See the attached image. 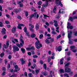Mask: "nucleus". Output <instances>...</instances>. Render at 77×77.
<instances>
[{
    "label": "nucleus",
    "instance_id": "obj_1",
    "mask_svg": "<svg viewBox=\"0 0 77 77\" xmlns=\"http://www.w3.org/2000/svg\"><path fill=\"white\" fill-rule=\"evenodd\" d=\"M35 39L37 41L35 43V46L37 49H40L41 47H42V45L41 43H40V42L37 37H35Z\"/></svg>",
    "mask_w": 77,
    "mask_h": 77
},
{
    "label": "nucleus",
    "instance_id": "obj_2",
    "mask_svg": "<svg viewBox=\"0 0 77 77\" xmlns=\"http://www.w3.org/2000/svg\"><path fill=\"white\" fill-rule=\"evenodd\" d=\"M20 39L21 42L20 43V44L17 43L16 44L17 46L19 48H21L23 46V44H24V42L23 40V36H22V35L20 34Z\"/></svg>",
    "mask_w": 77,
    "mask_h": 77
},
{
    "label": "nucleus",
    "instance_id": "obj_3",
    "mask_svg": "<svg viewBox=\"0 0 77 77\" xmlns=\"http://www.w3.org/2000/svg\"><path fill=\"white\" fill-rule=\"evenodd\" d=\"M13 51L14 53H16V51H20V49L18 47V46L14 45L13 46Z\"/></svg>",
    "mask_w": 77,
    "mask_h": 77
},
{
    "label": "nucleus",
    "instance_id": "obj_4",
    "mask_svg": "<svg viewBox=\"0 0 77 77\" xmlns=\"http://www.w3.org/2000/svg\"><path fill=\"white\" fill-rule=\"evenodd\" d=\"M37 15V13L36 12L34 13L33 14H31V15L29 16V21L30 22L31 21V20L32 19V18L33 17H36V15Z\"/></svg>",
    "mask_w": 77,
    "mask_h": 77
},
{
    "label": "nucleus",
    "instance_id": "obj_5",
    "mask_svg": "<svg viewBox=\"0 0 77 77\" xmlns=\"http://www.w3.org/2000/svg\"><path fill=\"white\" fill-rule=\"evenodd\" d=\"M72 31L70 30L69 33L68 34V38L70 39L72 37Z\"/></svg>",
    "mask_w": 77,
    "mask_h": 77
},
{
    "label": "nucleus",
    "instance_id": "obj_6",
    "mask_svg": "<svg viewBox=\"0 0 77 77\" xmlns=\"http://www.w3.org/2000/svg\"><path fill=\"white\" fill-rule=\"evenodd\" d=\"M65 72H70L71 71V69L68 67H66L65 68Z\"/></svg>",
    "mask_w": 77,
    "mask_h": 77
},
{
    "label": "nucleus",
    "instance_id": "obj_7",
    "mask_svg": "<svg viewBox=\"0 0 77 77\" xmlns=\"http://www.w3.org/2000/svg\"><path fill=\"white\" fill-rule=\"evenodd\" d=\"M16 29H17V27L15 26H14L12 28L11 30V32L13 33H15V32H16Z\"/></svg>",
    "mask_w": 77,
    "mask_h": 77
},
{
    "label": "nucleus",
    "instance_id": "obj_8",
    "mask_svg": "<svg viewBox=\"0 0 77 77\" xmlns=\"http://www.w3.org/2000/svg\"><path fill=\"white\" fill-rule=\"evenodd\" d=\"M74 19H77V16H74L73 17H69V20H70L71 21H72L73 20H74Z\"/></svg>",
    "mask_w": 77,
    "mask_h": 77
},
{
    "label": "nucleus",
    "instance_id": "obj_9",
    "mask_svg": "<svg viewBox=\"0 0 77 77\" xmlns=\"http://www.w3.org/2000/svg\"><path fill=\"white\" fill-rule=\"evenodd\" d=\"M15 11V12L16 14H18V12H20L21 11V9H16L14 10Z\"/></svg>",
    "mask_w": 77,
    "mask_h": 77
},
{
    "label": "nucleus",
    "instance_id": "obj_10",
    "mask_svg": "<svg viewBox=\"0 0 77 77\" xmlns=\"http://www.w3.org/2000/svg\"><path fill=\"white\" fill-rule=\"evenodd\" d=\"M6 29H5V28H4L2 29V30L1 32L2 33H3V34H4V35H5V34H6Z\"/></svg>",
    "mask_w": 77,
    "mask_h": 77
},
{
    "label": "nucleus",
    "instance_id": "obj_11",
    "mask_svg": "<svg viewBox=\"0 0 77 77\" xmlns=\"http://www.w3.org/2000/svg\"><path fill=\"white\" fill-rule=\"evenodd\" d=\"M45 5H44L43 6L45 8H47L48 5H49V3H48V0H46Z\"/></svg>",
    "mask_w": 77,
    "mask_h": 77
},
{
    "label": "nucleus",
    "instance_id": "obj_12",
    "mask_svg": "<svg viewBox=\"0 0 77 77\" xmlns=\"http://www.w3.org/2000/svg\"><path fill=\"white\" fill-rule=\"evenodd\" d=\"M20 60L21 62L22 65H23V64H24L26 63V61L24 60V59L23 58H20Z\"/></svg>",
    "mask_w": 77,
    "mask_h": 77
},
{
    "label": "nucleus",
    "instance_id": "obj_13",
    "mask_svg": "<svg viewBox=\"0 0 77 77\" xmlns=\"http://www.w3.org/2000/svg\"><path fill=\"white\" fill-rule=\"evenodd\" d=\"M56 50H57L58 51H62V46H59L57 48H56Z\"/></svg>",
    "mask_w": 77,
    "mask_h": 77
},
{
    "label": "nucleus",
    "instance_id": "obj_14",
    "mask_svg": "<svg viewBox=\"0 0 77 77\" xmlns=\"http://www.w3.org/2000/svg\"><path fill=\"white\" fill-rule=\"evenodd\" d=\"M63 60H64V57H62L60 59V65H63Z\"/></svg>",
    "mask_w": 77,
    "mask_h": 77
},
{
    "label": "nucleus",
    "instance_id": "obj_15",
    "mask_svg": "<svg viewBox=\"0 0 77 77\" xmlns=\"http://www.w3.org/2000/svg\"><path fill=\"white\" fill-rule=\"evenodd\" d=\"M34 28V26L33 25H32L31 26V27L29 28V30L32 32H33L34 30H33V29Z\"/></svg>",
    "mask_w": 77,
    "mask_h": 77
},
{
    "label": "nucleus",
    "instance_id": "obj_16",
    "mask_svg": "<svg viewBox=\"0 0 77 77\" xmlns=\"http://www.w3.org/2000/svg\"><path fill=\"white\" fill-rule=\"evenodd\" d=\"M39 28V26L38 23H36L35 25V29L36 30H38V29Z\"/></svg>",
    "mask_w": 77,
    "mask_h": 77
},
{
    "label": "nucleus",
    "instance_id": "obj_17",
    "mask_svg": "<svg viewBox=\"0 0 77 77\" xmlns=\"http://www.w3.org/2000/svg\"><path fill=\"white\" fill-rule=\"evenodd\" d=\"M20 50L22 51V53L23 54L25 53L26 52V50L24 48H21L20 49Z\"/></svg>",
    "mask_w": 77,
    "mask_h": 77
},
{
    "label": "nucleus",
    "instance_id": "obj_18",
    "mask_svg": "<svg viewBox=\"0 0 77 77\" xmlns=\"http://www.w3.org/2000/svg\"><path fill=\"white\" fill-rule=\"evenodd\" d=\"M56 8H57V6H54L53 9V13H54V14L56 13V12L55 11L57 10V9Z\"/></svg>",
    "mask_w": 77,
    "mask_h": 77
},
{
    "label": "nucleus",
    "instance_id": "obj_19",
    "mask_svg": "<svg viewBox=\"0 0 77 77\" xmlns=\"http://www.w3.org/2000/svg\"><path fill=\"white\" fill-rule=\"evenodd\" d=\"M35 75H37V74H38L39 72V69H36L35 70Z\"/></svg>",
    "mask_w": 77,
    "mask_h": 77
},
{
    "label": "nucleus",
    "instance_id": "obj_20",
    "mask_svg": "<svg viewBox=\"0 0 77 77\" xmlns=\"http://www.w3.org/2000/svg\"><path fill=\"white\" fill-rule=\"evenodd\" d=\"M5 56V53H4V52H2L1 53V54H0V56L2 58V57H3V56Z\"/></svg>",
    "mask_w": 77,
    "mask_h": 77
},
{
    "label": "nucleus",
    "instance_id": "obj_21",
    "mask_svg": "<svg viewBox=\"0 0 77 77\" xmlns=\"http://www.w3.org/2000/svg\"><path fill=\"white\" fill-rule=\"evenodd\" d=\"M33 66H31V68H32V69H35V67H36V65H35V63H34L33 65Z\"/></svg>",
    "mask_w": 77,
    "mask_h": 77
},
{
    "label": "nucleus",
    "instance_id": "obj_22",
    "mask_svg": "<svg viewBox=\"0 0 77 77\" xmlns=\"http://www.w3.org/2000/svg\"><path fill=\"white\" fill-rule=\"evenodd\" d=\"M59 71L60 73H64V70L63 69H60L59 70Z\"/></svg>",
    "mask_w": 77,
    "mask_h": 77
},
{
    "label": "nucleus",
    "instance_id": "obj_23",
    "mask_svg": "<svg viewBox=\"0 0 77 77\" xmlns=\"http://www.w3.org/2000/svg\"><path fill=\"white\" fill-rule=\"evenodd\" d=\"M44 69L45 70H47V64L46 63H44L43 64Z\"/></svg>",
    "mask_w": 77,
    "mask_h": 77
},
{
    "label": "nucleus",
    "instance_id": "obj_24",
    "mask_svg": "<svg viewBox=\"0 0 77 77\" xmlns=\"http://www.w3.org/2000/svg\"><path fill=\"white\" fill-rule=\"evenodd\" d=\"M59 5H60L61 7H63V4H62V2L61 1H60L59 2V4L58 5V6H59Z\"/></svg>",
    "mask_w": 77,
    "mask_h": 77
},
{
    "label": "nucleus",
    "instance_id": "obj_25",
    "mask_svg": "<svg viewBox=\"0 0 77 77\" xmlns=\"http://www.w3.org/2000/svg\"><path fill=\"white\" fill-rule=\"evenodd\" d=\"M43 15H44V19H46L47 18V17H48V18H49L50 17V16L45 14H43Z\"/></svg>",
    "mask_w": 77,
    "mask_h": 77
},
{
    "label": "nucleus",
    "instance_id": "obj_26",
    "mask_svg": "<svg viewBox=\"0 0 77 77\" xmlns=\"http://www.w3.org/2000/svg\"><path fill=\"white\" fill-rule=\"evenodd\" d=\"M6 45H7V47H9V41H7L6 43Z\"/></svg>",
    "mask_w": 77,
    "mask_h": 77
},
{
    "label": "nucleus",
    "instance_id": "obj_27",
    "mask_svg": "<svg viewBox=\"0 0 77 77\" xmlns=\"http://www.w3.org/2000/svg\"><path fill=\"white\" fill-rule=\"evenodd\" d=\"M28 76L29 77H33V75H32V73H29L28 74Z\"/></svg>",
    "mask_w": 77,
    "mask_h": 77
},
{
    "label": "nucleus",
    "instance_id": "obj_28",
    "mask_svg": "<svg viewBox=\"0 0 77 77\" xmlns=\"http://www.w3.org/2000/svg\"><path fill=\"white\" fill-rule=\"evenodd\" d=\"M36 36V35L34 34H32L31 35V37L32 38H35Z\"/></svg>",
    "mask_w": 77,
    "mask_h": 77
},
{
    "label": "nucleus",
    "instance_id": "obj_29",
    "mask_svg": "<svg viewBox=\"0 0 77 77\" xmlns=\"http://www.w3.org/2000/svg\"><path fill=\"white\" fill-rule=\"evenodd\" d=\"M44 36L43 35V34H42L40 35L39 36V38L40 39H41L42 38V37H43Z\"/></svg>",
    "mask_w": 77,
    "mask_h": 77
},
{
    "label": "nucleus",
    "instance_id": "obj_30",
    "mask_svg": "<svg viewBox=\"0 0 77 77\" xmlns=\"http://www.w3.org/2000/svg\"><path fill=\"white\" fill-rule=\"evenodd\" d=\"M45 41L46 43H47V44H50V41L47 39H46V40H45Z\"/></svg>",
    "mask_w": 77,
    "mask_h": 77
},
{
    "label": "nucleus",
    "instance_id": "obj_31",
    "mask_svg": "<svg viewBox=\"0 0 77 77\" xmlns=\"http://www.w3.org/2000/svg\"><path fill=\"white\" fill-rule=\"evenodd\" d=\"M64 76L65 77H69V75L67 73H64Z\"/></svg>",
    "mask_w": 77,
    "mask_h": 77
},
{
    "label": "nucleus",
    "instance_id": "obj_32",
    "mask_svg": "<svg viewBox=\"0 0 77 77\" xmlns=\"http://www.w3.org/2000/svg\"><path fill=\"white\" fill-rule=\"evenodd\" d=\"M42 4V2L41 1H39L38 3V5H41Z\"/></svg>",
    "mask_w": 77,
    "mask_h": 77
},
{
    "label": "nucleus",
    "instance_id": "obj_33",
    "mask_svg": "<svg viewBox=\"0 0 77 77\" xmlns=\"http://www.w3.org/2000/svg\"><path fill=\"white\" fill-rule=\"evenodd\" d=\"M50 77H52V74H53V71H50Z\"/></svg>",
    "mask_w": 77,
    "mask_h": 77
},
{
    "label": "nucleus",
    "instance_id": "obj_34",
    "mask_svg": "<svg viewBox=\"0 0 77 77\" xmlns=\"http://www.w3.org/2000/svg\"><path fill=\"white\" fill-rule=\"evenodd\" d=\"M73 26H72V25H71L68 28H67V29H70L71 30V29H73Z\"/></svg>",
    "mask_w": 77,
    "mask_h": 77
},
{
    "label": "nucleus",
    "instance_id": "obj_35",
    "mask_svg": "<svg viewBox=\"0 0 77 77\" xmlns=\"http://www.w3.org/2000/svg\"><path fill=\"white\" fill-rule=\"evenodd\" d=\"M3 23L2 22L0 21V27H3Z\"/></svg>",
    "mask_w": 77,
    "mask_h": 77
},
{
    "label": "nucleus",
    "instance_id": "obj_36",
    "mask_svg": "<svg viewBox=\"0 0 77 77\" xmlns=\"http://www.w3.org/2000/svg\"><path fill=\"white\" fill-rule=\"evenodd\" d=\"M27 27H25L23 29L24 32H25V33L27 32Z\"/></svg>",
    "mask_w": 77,
    "mask_h": 77
},
{
    "label": "nucleus",
    "instance_id": "obj_37",
    "mask_svg": "<svg viewBox=\"0 0 77 77\" xmlns=\"http://www.w3.org/2000/svg\"><path fill=\"white\" fill-rule=\"evenodd\" d=\"M60 14H58L56 15V18L57 19L60 18Z\"/></svg>",
    "mask_w": 77,
    "mask_h": 77
},
{
    "label": "nucleus",
    "instance_id": "obj_38",
    "mask_svg": "<svg viewBox=\"0 0 77 77\" xmlns=\"http://www.w3.org/2000/svg\"><path fill=\"white\" fill-rule=\"evenodd\" d=\"M69 43L70 44H73V42L71 41V39H69Z\"/></svg>",
    "mask_w": 77,
    "mask_h": 77
},
{
    "label": "nucleus",
    "instance_id": "obj_39",
    "mask_svg": "<svg viewBox=\"0 0 77 77\" xmlns=\"http://www.w3.org/2000/svg\"><path fill=\"white\" fill-rule=\"evenodd\" d=\"M35 47L34 46H32L31 47H30V49L32 50H35Z\"/></svg>",
    "mask_w": 77,
    "mask_h": 77
},
{
    "label": "nucleus",
    "instance_id": "obj_40",
    "mask_svg": "<svg viewBox=\"0 0 77 77\" xmlns=\"http://www.w3.org/2000/svg\"><path fill=\"white\" fill-rule=\"evenodd\" d=\"M70 48L71 50H72V49L75 48V47L74 46H71L70 47Z\"/></svg>",
    "mask_w": 77,
    "mask_h": 77
},
{
    "label": "nucleus",
    "instance_id": "obj_41",
    "mask_svg": "<svg viewBox=\"0 0 77 77\" xmlns=\"http://www.w3.org/2000/svg\"><path fill=\"white\" fill-rule=\"evenodd\" d=\"M17 18L19 19V20H21L22 19V17H21V16H20L19 15H18L17 16Z\"/></svg>",
    "mask_w": 77,
    "mask_h": 77
},
{
    "label": "nucleus",
    "instance_id": "obj_42",
    "mask_svg": "<svg viewBox=\"0 0 77 77\" xmlns=\"http://www.w3.org/2000/svg\"><path fill=\"white\" fill-rule=\"evenodd\" d=\"M25 15L26 17H28V15H29V12L27 11L25 12Z\"/></svg>",
    "mask_w": 77,
    "mask_h": 77
},
{
    "label": "nucleus",
    "instance_id": "obj_43",
    "mask_svg": "<svg viewBox=\"0 0 77 77\" xmlns=\"http://www.w3.org/2000/svg\"><path fill=\"white\" fill-rule=\"evenodd\" d=\"M50 42H53L54 41V38H52L51 40H50Z\"/></svg>",
    "mask_w": 77,
    "mask_h": 77
},
{
    "label": "nucleus",
    "instance_id": "obj_44",
    "mask_svg": "<svg viewBox=\"0 0 77 77\" xmlns=\"http://www.w3.org/2000/svg\"><path fill=\"white\" fill-rule=\"evenodd\" d=\"M26 34L27 36H28V37H29V36H30V34H29V32H26Z\"/></svg>",
    "mask_w": 77,
    "mask_h": 77
},
{
    "label": "nucleus",
    "instance_id": "obj_45",
    "mask_svg": "<svg viewBox=\"0 0 77 77\" xmlns=\"http://www.w3.org/2000/svg\"><path fill=\"white\" fill-rule=\"evenodd\" d=\"M51 61V57H49L48 58V63L50 62Z\"/></svg>",
    "mask_w": 77,
    "mask_h": 77
},
{
    "label": "nucleus",
    "instance_id": "obj_46",
    "mask_svg": "<svg viewBox=\"0 0 77 77\" xmlns=\"http://www.w3.org/2000/svg\"><path fill=\"white\" fill-rule=\"evenodd\" d=\"M14 68L15 69H18V65H15L14 66Z\"/></svg>",
    "mask_w": 77,
    "mask_h": 77
},
{
    "label": "nucleus",
    "instance_id": "obj_47",
    "mask_svg": "<svg viewBox=\"0 0 77 77\" xmlns=\"http://www.w3.org/2000/svg\"><path fill=\"white\" fill-rule=\"evenodd\" d=\"M39 62L41 63V65H43V64H44V62H43V61L42 60H40Z\"/></svg>",
    "mask_w": 77,
    "mask_h": 77
},
{
    "label": "nucleus",
    "instance_id": "obj_48",
    "mask_svg": "<svg viewBox=\"0 0 77 77\" xmlns=\"http://www.w3.org/2000/svg\"><path fill=\"white\" fill-rule=\"evenodd\" d=\"M57 2H59V0H56L55 1V4H56V5H57V6H58L59 4Z\"/></svg>",
    "mask_w": 77,
    "mask_h": 77
},
{
    "label": "nucleus",
    "instance_id": "obj_49",
    "mask_svg": "<svg viewBox=\"0 0 77 77\" xmlns=\"http://www.w3.org/2000/svg\"><path fill=\"white\" fill-rule=\"evenodd\" d=\"M3 47L5 48V49H7L8 48V47L5 44H4L3 45Z\"/></svg>",
    "mask_w": 77,
    "mask_h": 77
},
{
    "label": "nucleus",
    "instance_id": "obj_50",
    "mask_svg": "<svg viewBox=\"0 0 77 77\" xmlns=\"http://www.w3.org/2000/svg\"><path fill=\"white\" fill-rule=\"evenodd\" d=\"M51 33H52V34H53V35H56V34L57 33H56V32H54V31H52Z\"/></svg>",
    "mask_w": 77,
    "mask_h": 77
},
{
    "label": "nucleus",
    "instance_id": "obj_51",
    "mask_svg": "<svg viewBox=\"0 0 77 77\" xmlns=\"http://www.w3.org/2000/svg\"><path fill=\"white\" fill-rule=\"evenodd\" d=\"M71 25V23L69 22L67 23V28H68Z\"/></svg>",
    "mask_w": 77,
    "mask_h": 77
},
{
    "label": "nucleus",
    "instance_id": "obj_52",
    "mask_svg": "<svg viewBox=\"0 0 77 77\" xmlns=\"http://www.w3.org/2000/svg\"><path fill=\"white\" fill-rule=\"evenodd\" d=\"M73 34L74 36H77V32H73Z\"/></svg>",
    "mask_w": 77,
    "mask_h": 77
},
{
    "label": "nucleus",
    "instance_id": "obj_53",
    "mask_svg": "<svg viewBox=\"0 0 77 77\" xmlns=\"http://www.w3.org/2000/svg\"><path fill=\"white\" fill-rule=\"evenodd\" d=\"M5 74H6V72L4 71L2 72V76H4V75H5Z\"/></svg>",
    "mask_w": 77,
    "mask_h": 77
},
{
    "label": "nucleus",
    "instance_id": "obj_54",
    "mask_svg": "<svg viewBox=\"0 0 77 77\" xmlns=\"http://www.w3.org/2000/svg\"><path fill=\"white\" fill-rule=\"evenodd\" d=\"M0 11L2 12L3 11V8L1 5H0Z\"/></svg>",
    "mask_w": 77,
    "mask_h": 77
},
{
    "label": "nucleus",
    "instance_id": "obj_55",
    "mask_svg": "<svg viewBox=\"0 0 77 77\" xmlns=\"http://www.w3.org/2000/svg\"><path fill=\"white\" fill-rule=\"evenodd\" d=\"M32 57L33 58H38V56L37 55H33Z\"/></svg>",
    "mask_w": 77,
    "mask_h": 77
},
{
    "label": "nucleus",
    "instance_id": "obj_56",
    "mask_svg": "<svg viewBox=\"0 0 77 77\" xmlns=\"http://www.w3.org/2000/svg\"><path fill=\"white\" fill-rule=\"evenodd\" d=\"M61 38V35H59L57 37V39H59V38Z\"/></svg>",
    "mask_w": 77,
    "mask_h": 77
},
{
    "label": "nucleus",
    "instance_id": "obj_57",
    "mask_svg": "<svg viewBox=\"0 0 77 77\" xmlns=\"http://www.w3.org/2000/svg\"><path fill=\"white\" fill-rule=\"evenodd\" d=\"M67 61H69V60H71V57H69L67 58Z\"/></svg>",
    "mask_w": 77,
    "mask_h": 77
},
{
    "label": "nucleus",
    "instance_id": "obj_58",
    "mask_svg": "<svg viewBox=\"0 0 77 77\" xmlns=\"http://www.w3.org/2000/svg\"><path fill=\"white\" fill-rule=\"evenodd\" d=\"M70 64V63H67L65 65V66H67V67L69 66Z\"/></svg>",
    "mask_w": 77,
    "mask_h": 77
},
{
    "label": "nucleus",
    "instance_id": "obj_59",
    "mask_svg": "<svg viewBox=\"0 0 77 77\" xmlns=\"http://www.w3.org/2000/svg\"><path fill=\"white\" fill-rule=\"evenodd\" d=\"M24 74L25 77H27V76H28V75H27V73L26 72H25Z\"/></svg>",
    "mask_w": 77,
    "mask_h": 77
},
{
    "label": "nucleus",
    "instance_id": "obj_60",
    "mask_svg": "<svg viewBox=\"0 0 77 77\" xmlns=\"http://www.w3.org/2000/svg\"><path fill=\"white\" fill-rule=\"evenodd\" d=\"M2 70L3 71H6V68L5 67H3V68H2Z\"/></svg>",
    "mask_w": 77,
    "mask_h": 77
},
{
    "label": "nucleus",
    "instance_id": "obj_61",
    "mask_svg": "<svg viewBox=\"0 0 77 77\" xmlns=\"http://www.w3.org/2000/svg\"><path fill=\"white\" fill-rule=\"evenodd\" d=\"M27 54L29 56H31L32 55V53L30 52H27Z\"/></svg>",
    "mask_w": 77,
    "mask_h": 77
},
{
    "label": "nucleus",
    "instance_id": "obj_62",
    "mask_svg": "<svg viewBox=\"0 0 77 77\" xmlns=\"http://www.w3.org/2000/svg\"><path fill=\"white\" fill-rule=\"evenodd\" d=\"M8 58L9 59H11V58H12V56H11V55H9L8 56Z\"/></svg>",
    "mask_w": 77,
    "mask_h": 77
},
{
    "label": "nucleus",
    "instance_id": "obj_63",
    "mask_svg": "<svg viewBox=\"0 0 77 77\" xmlns=\"http://www.w3.org/2000/svg\"><path fill=\"white\" fill-rule=\"evenodd\" d=\"M31 52L32 53V55H34L35 54V51H34L32 50L31 51Z\"/></svg>",
    "mask_w": 77,
    "mask_h": 77
},
{
    "label": "nucleus",
    "instance_id": "obj_64",
    "mask_svg": "<svg viewBox=\"0 0 77 77\" xmlns=\"http://www.w3.org/2000/svg\"><path fill=\"white\" fill-rule=\"evenodd\" d=\"M67 54L68 56H69L71 54V51H69L67 53Z\"/></svg>",
    "mask_w": 77,
    "mask_h": 77
}]
</instances>
